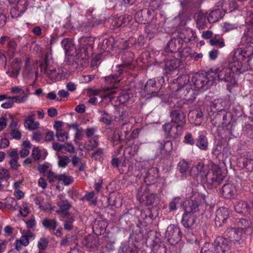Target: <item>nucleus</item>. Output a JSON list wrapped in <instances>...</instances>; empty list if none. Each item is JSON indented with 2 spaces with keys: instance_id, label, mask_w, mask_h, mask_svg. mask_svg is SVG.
Listing matches in <instances>:
<instances>
[{
  "instance_id": "obj_1",
  "label": "nucleus",
  "mask_w": 253,
  "mask_h": 253,
  "mask_svg": "<svg viewBox=\"0 0 253 253\" xmlns=\"http://www.w3.org/2000/svg\"><path fill=\"white\" fill-rule=\"evenodd\" d=\"M248 71V64L242 65L233 57L228 62H225L216 70L215 74L219 80L225 82L234 84L235 75L242 74Z\"/></svg>"
},
{
  "instance_id": "obj_2",
  "label": "nucleus",
  "mask_w": 253,
  "mask_h": 253,
  "mask_svg": "<svg viewBox=\"0 0 253 253\" xmlns=\"http://www.w3.org/2000/svg\"><path fill=\"white\" fill-rule=\"evenodd\" d=\"M211 123L213 126H221L225 129L223 132L224 138L229 137L233 135V133L237 124L236 120L233 119L232 113L226 110L216 113L212 118Z\"/></svg>"
},
{
  "instance_id": "obj_3",
  "label": "nucleus",
  "mask_w": 253,
  "mask_h": 253,
  "mask_svg": "<svg viewBox=\"0 0 253 253\" xmlns=\"http://www.w3.org/2000/svg\"><path fill=\"white\" fill-rule=\"evenodd\" d=\"M242 43L246 44L244 49H236L232 57L242 65L245 64H248V70H249L250 67L249 61L253 57V42H247L246 43Z\"/></svg>"
},
{
  "instance_id": "obj_4",
  "label": "nucleus",
  "mask_w": 253,
  "mask_h": 253,
  "mask_svg": "<svg viewBox=\"0 0 253 253\" xmlns=\"http://www.w3.org/2000/svg\"><path fill=\"white\" fill-rule=\"evenodd\" d=\"M79 42L75 55L83 60L88 59L92 51L93 40L89 37H82Z\"/></svg>"
},
{
  "instance_id": "obj_5",
  "label": "nucleus",
  "mask_w": 253,
  "mask_h": 253,
  "mask_svg": "<svg viewBox=\"0 0 253 253\" xmlns=\"http://www.w3.org/2000/svg\"><path fill=\"white\" fill-rule=\"evenodd\" d=\"M183 105L182 101H178L173 106H170V123L178 125V126L184 127L185 125V115L182 110Z\"/></svg>"
},
{
  "instance_id": "obj_6",
  "label": "nucleus",
  "mask_w": 253,
  "mask_h": 253,
  "mask_svg": "<svg viewBox=\"0 0 253 253\" xmlns=\"http://www.w3.org/2000/svg\"><path fill=\"white\" fill-rule=\"evenodd\" d=\"M128 46L127 42L121 39L115 40L114 38L105 39L98 44V48L101 53H109L113 47H118L120 49H125Z\"/></svg>"
},
{
  "instance_id": "obj_7",
  "label": "nucleus",
  "mask_w": 253,
  "mask_h": 253,
  "mask_svg": "<svg viewBox=\"0 0 253 253\" xmlns=\"http://www.w3.org/2000/svg\"><path fill=\"white\" fill-rule=\"evenodd\" d=\"M211 77L210 74L205 75L203 74L196 73L192 75L191 82L194 88L197 90L203 91L208 89L213 83V79H210Z\"/></svg>"
},
{
  "instance_id": "obj_8",
  "label": "nucleus",
  "mask_w": 253,
  "mask_h": 253,
  "mask_svg": "<svg viewBox=\"0 0 253 253\" xmlns=\"http://www.w3.org/2000/svg\"><path fill=\"white\" fill-rule=\"evenodd\" d=\"M205 178L208 186L212 188L220 184L223 180L224 176L222 174L221 169L218 167L214 166L207 172Z\"/></svg>"
},
{
  "instance_id": "obj_9",
  "label": "nucleus",
  "mask_w": 253,
  "mask_h": 253,
  "mask_svg": "<svg viewBox=\"0 0 253 253\" xmlns=\"http://www.w3.org/2000/svg\"><path fill=\"white\" fill-rule=\"evenodd\" d=\"M122 73V69H119L118 73L106 77L105 78V80L107 83L112 84L111 87H104V90L108 91L106 93V96L110 99H113L115 97L114 94L117 93V89L115 84L121 80V76Z\"/></svg>"
},
{
  "instance_id": "obj_10",
  "label": "nucleus",
  "mask_w": 253,
  "mask_h": 253,
  "mask_svg": "<svg viewBox=\"0 0 253 253\" xmlns=\"http://www.w3.org/2000/svg\"><path fill=\"white\" fill-rule=\"evenodd\" d=\"M137 195L140 203L147 206L152 205L156 199V195L147 186H141L138 190Z\"/></svg>"
},
{
  "instance_id": "obj_11",
  "label": "nucleus",
  "mask_w": 253,
  "mask_h": 253,
  "mask_svg": "<svg viewBox=\"0 0 253 253\" xmlns=\"http://www.w3.org/2000/svg\"><path fill=\"white\" fill-rule=\"evenodd\" d=\"M181 233L179 227L174 224H170L167 229L165 238L172 246L177 244L180 240Z\"/></svg>"
},
{
  "instance_id": "obj_12",
  "label": "nucleus",
  "mask_w": 253,
  "mask_h": 253,
  "mask_svg": "<svg viewBox=\"0 0 253 253\" xmlns=\"http://www.w3.org/2000/svg\"><path fill=\"white\" fill-rule=\"evenodd\" d=\"M41 71L46 74L47 76L52 81L57 82L61 80L62 74L57 72L55 68H52L49 65V61L46 56L44 62L40 65Z\"/></svg>"
},
{
  "instance_id": "obj_13",
  "label": "nucleus",
  "mask_w": 253,
  "mask_h": 253,
  "mask_svg": "<svg viewBox=\"0 0 253 253\" xmlns=\"http://www.w3.org/2000/svg\"><path fill=\"white\" fill-rule=\"evenodd\" d=\"M183 126H178V125L168 122L163 125V128L165 134L169 137L176 139L180 137L183 129Z\"/></svg>"
},
{
  "instance_id": "obj_14",
  "label": "nucleus",
  "mask_w": 253,
  "mask_h": 253,
  "mask_svg": "<svg viewBox=\"0 0 253 253\" xmlns=\"http://www.w3.org/2000/svg\"><path fill=\"white\" fill-rule=\"evenodd\" d=\"M59 197V200L57 202V205L59 209L55 211V212L62 218L70 216L71 213L69 210L72 207L71 204L67 200L62 199L60 196Z\"/></svg>"
},
{
  "instance_id": "obj_15",
  "label": "nucleus",
  "mask_w": 253,
  "mask_h": 253,
  "mask_svg": "<svg viewBox=\"0 0 253 253\" xmlns=\"http://www.w3.org/2000/svg\"><path fill=\"white\" fill-rule=\"evenodd\" d=\"M132 128V125L131 123H123L119 129L118 133L126 143L134 138L133 136L134 131L131 132Z\"/></svg>"
},
{
  "instance_id": "obj_16",
  "label": "nucleus",
  "mask_w": 253,
  "mask_h": 253,
  "mask_svg": "<svg viewBox=\"0 0 253 253\" xmlns=\"http://www.w3.org/2000/svg\"><path fill=\"white\" fill-rule=\"evenodd\" d=\"M229 216V211L225 208L221 207L216 210L214 219L216 226L219 227L225 224Z\"/></svg>"
},
{
  "instance_id": "obj_17",
  "label": "nucleus",
  "mask_w": 253,
  "mask_h": 253,
  "mask_svg": "<svg viewBox=\"0 0 253 253\" xmlns=\"http://www.w3.org/2000/svg\"><path fill=\"white\" fill-rule=\"evenodd\" d=\"M159 177V170L155 168H151L146 172L144 177V182L146 183L145 186H149L156 183Z\"/></svg>"
},
{
  "instance_id": "obj_18",
  "label": "nucleus",
  "mask_w": 253,
  "mask_h": 253,
  "mask_svg": "<svg viewBox=\"0 0 253 253\" xmlns=\"http://www.w3.org/2000/svg\"><path fill=\"white\" fill-rule=\"evenodd\" d=\"M218 253H225L229 251V241L223 237H217L213 242Z\"/></svg>"
},
{
  "instance_id": "obj_19",
  "label": "nucleus",
  "mask_w": 253,
  "mask_h": 253,
  "mask_svg": "<svg viewBox=\"0 0 253 253\" xmlns=\"http://www.w3.org/2000/svg\"><path fill=\"white\" fill-rule=\"evenodd\" d=\"M243 227L229 228L225 232V235L233 242H238L242 238Z\"/></svg>"
},
{
  "instance_id": "obj_20",
  "label": "nucleus",
  "mask_w": 253,
  "mask_h": 253,
  "mask_svg": "<svg viewBox=\"0 0 253 253\" xmlns=\"http://www.w3.org/2000/svg\"><path fill=\"white\" fill-rule=\"evenodd\" d=\"M223 197L227 199H234L237 196L236 186L231 183L224 184L221 190Z\"/></svg>"
},
{
  "instance_id": "obj_21",
  "label": "nucleus",
  "mask_w": 253,
  "mask_h": 253,
  "mask_svg": "<svg viewBox=\"0 0 253 253\" xmlns=\"http://www.w3.org/2000/svg\"><path fill=\"white\" fill-rule=\"evenodd\" d=\"M183 42L181 37L173 38L168 42L166 50L170 52H177L181 48Z\"/></svg>"
},
{
  "instance_id": "obj_22",
  "label": "nucleus",
  "mask_w": 253,
  "mask_h": 253,
  "mask_svg": "<svg viewBox=\"0 0 253 253\" xmlns=\"http://www.w3.org/2000/svg\"><path fill=\"white\" fill-rule=\"evenodd\" d=\"M123 63L119 65L118 66L120 68H128L130 69H133L134 66L132 64L133 61L134 54L130 51L125 52L122 56Z\"/></svg>"
},
{
  "instance_id": "obj_23",
  "label": "nucleus",
  "mask_w": 253,
  "mask_h": 253,
  "mask_svg": "<svg viewBox=\"0 0 253 253\" xmlns=\"http://www.w3.org/2000/svg\"><path fill=\"white\" fill-rule=\"evenodd\" d=\"M180 61L176 58L167 59L165 60L164 70L166 73L169 74L170 72L176 70L179 67Z\"/></svg>"
},
{
  "instance_id": "obj_24",
  "label": "nucleus",
  "mask_w": 253,
  "mask_h": 253,
  "mask_svg": "<svg viewBox=\"0 0 253 253\" xmlns=\"http://www.w3.org/2000/svg\"><path fill=\"white\" fill-rule=\"evenodd\" d=\"M16 4V7L12 9L10 11V13L12 17L20 16L21 13H23L27 8L28 4L27 0H18Z\"/></svg>"
},
{
  "instance_id": "obj_25",
  "label": "nucleus",
  "mask_w": 253,
  "mask_h": 253,
  "mask_svg": "<svg viewBox=\"0 0 253 253\" xmlns=\"http://www.w3.org/2000/svg\"><path fill=\"white\" fill-rule=\"evenodd\" d=\"M61 44L64 47L65 52L69 56L75 55L76 48L72 40L64 39L62 40Z\"/></svg>"
},
{
  "instance_id": "obj_26",
  "label": "nucleus",
  "mask_w": 253,
  "mask_h": 253,
  "mask_svg": "<svg viewBox=\"0 0 253 253\" xmlns=\"http://www.w3.org/2000/svg\"><path fill=\"white\" fill-rule=\"evenodd\" d=\"M192 84L186 85L185 88H182L181 91L184 96V99L188 101H193L196 98V96L198 94V90H196L194 88H192Z\"/></svg>"
},
{
  "instance_id": "obj_27",
  "label": "nucleus",
  "mask_w": 253,
  "mask_h": 253,
  "mask_svg": "<svg viewBox=\"0 0 253 253\" xmlns=\"http://www.w3.org/2000/svg\"><path fill=\"white\" fill-rule=\"evenodd\" d=\"M200 202L196 200H189L185 203L184 210L185 213H191L199 211Z\"/></svg>"
},
{
  "instance_id": "obj_28",
  "label": "nucleus",
  "mask_w": 253,
  "mask_h": 253,
  "mask_svg": "<svg viewBox=\"0 0 253 253\" xmlns=\"http://www.w3.org/2000/svg\"><path fill=\"white\" fill-rule=\"evenodd\" d=\"M149 11L146 9L138 11L135 15V19L136 22L145 24L149 21Z\"/></svg>"
},
{
  "instance_id": "obj_29",
  "label": "nucleus",
  "mask_w": 253,
  "mask_h": 253,
  "mask_svg": "<svg viewBox=\"0 0 253 253\" xmlns=\"http://www.w3.org/2000/svg\"><path fill=\"white\" fill-rule=\"evenodd\" d=\"M107 200L108 206H114L116 208L121 207L122 199L120 196L116 193H112L107 197H104Z\"/></svg>"
},
{
  "instance_id": "obj_30",
  "label": "nucleus",
  "mask_w": 253,
  "mask_h": 253,
  "mask_svg": "<svg viewBox=\"0 0 253 253\" xmlns=\"http://www.w3.org/2000/svg\"><path fill=\"white\" fill-rule=\"evenodd\" d=\"M196 220V218L193 214L185 212L183 214L181 223L185 228L189 229L194 225Z\"/></svg>"
},
{
  "instance_id": "obj_31",
  "label": "nucleus",
  "mask_w": 253,
  "mask_h": 253,
  "mask_svg": "<svg viewBox=\"0 0 253 253\" xmlns=\"http://www.w3.org/2000/svg\"><path fill=\"white\" fill-rule=\"evenodd\" d=\"M144 91L148 95L153 94L156 96L158 94V89L156 86V81L154 79H150L144 86Z\"/></svg>"
},
{
  "instance_id": "obj_32",
  "label": "nucleus",
  "mask_w": 253,
  "mask_h": 253,
  "mask_svg": "<svg viewBox=\"0 0 253 253\" xmlns=\"http://www.w3.org/2000/svg\"><path fill=\"white\" fill-rule=\"evenodd\" d=\"M83 245L89 249H93L97 247L98 241L93 236L88 235L85 237L82 241Z\"/></svg>"
},
{
  "instance_id": "obj_33",
  "label": "nucleus",
  "mask_w": 253,
  "mask_h": 253,
  "mask_svg": "<svg viewBox=\"0 0 253 253\" xmlns=\"http://www.w3.org/2000/svg\"><path fill=\"white\" fill-rule=\"evenodd\" d=\"M132 19V17L128 15H124L115 18L113 22V25L119 27L125 26L128 24Z\"/></svg>"
},
{
  "instance_id": "obj_34",
  "label": "nucleus",
  "mask_w": 253,
  "mask_h": 253,
  "mask_svg": "<svg viewBox=\"0 0 253 253\" xmlns=\"http://www.w3.org/2000/svg\"><path fill=\"white\" fill-rule=\"evenodd\" d=\"M190 76L187 74L182 75L176 79V82L178 84V87L176 90H182V88H185L186 85L191 84L190 83Z\"/></svg>"
},
{
  "instance_id": "obj_35",
  "label": "nucleus",
  "mask_w": 253,
  "mask_h": 253,
  "mask_svg": "<svg viewBox=\"0 0 253 253\" xmlns=\"http://www.w3.org/2000/svg\"><path fill=\"white\" fill-rule=\"evenodd\" d=\"M207 14L202 11L197 13L196 16V26L199 29H203L206 25Z\"/></svg>"
},
{
  "instance_id": "obj_36",
  "label": "nucleus",
  "mask_w": 253,
  "mask_h": 253,
  "mask_svg": "<svg viewBox=\"0 0 253 253\" xmlns=\"http://www.w3.org/2000/svg\"><path fill=\"white\" fill-rule=\"evenodd\" d=\"M196 145L200 150L206 151L209 146L208 138L204 135H200L196 139Z\"/></svg>"
},
{
  "instance_id": "obj_37",
  "label": "nucleus",
  "mask_w": 253,
  "mask_h": 253,
  "mask_svg": "<svg viewBox=\"0 0 253 253\" xmlns=\"http://www.w3.org/2000/svg\"><path fill=\"white\" fill-rule=\"evenodd\" d=\"M250 208L249 205L244 201H239L236 202L234 206L235 211L239 213L244 214L247 212Z\"/></svg>"
},
{
  "instance_id": "obj_38",
  "label": "nucleus",
  "mask_w": 253,
  "mask_h": 253,
  "mask_svg": "<svg viewBox=\"0 0 253 253\" xmlns=\"http://www.w3.org/2000/svg\"><path fill=\"white\" fill-rule=\"evenodd\" d=\"M253 42V20L251 22V27L245 30L241 38L242 43H246L247 42Z\"/></svg>"
},
{
  "instance_id": "obj_39",
  "label": "nucleus",
  "mask_w": 253,
  "mask_h": 253,
  "mask_svg": "<svg viewBox=\"0 0 253 253\" xmlns=\"http://www.w3.org/2000/svg\"><path fill=\"white\" fill-rule=\"evenodd\" d=\"M188 116L193 123L198 124L203 117V113L200 110L195 109L190 111Z\"/></svg>"
},
{
  "instance_id": "obj_40",
  "label": "nucleus",
  "mask_w": 253,
  "mask_h": 253,
  "mask_svg": "<svg viewBox=\"0 0 253 253\" xmlns=\"http://www.w3.org/2000/svg\"><path fill=\"white\" fill-rule=\"evenodd\" d=\"M42 225L46 229L54 230L57 227L58 223L55 219H49L45 218L42 220Z\"/></svg>"
},
{
  "instance_id": "obj_41",
  "label": "nucleus",
  "mask_w": 253,
  "mask_h": 253,
  "mask_svg": "<svg viewBox=\"0 0 253 253\" xmlns=\"http://www.w3.org/2000/svg\"><path fill=\"white\" fill-rule=\"evenodd\" d=\"M222 12L219 9L212 10L209 15L208 20L211 23L218 21L222 18Z\"/></svg>"
},
{
  "instance_id": "obj_42",
  "label": "nucleus",
  "mask_w": 253,
  "mask_h": 253,
  "mask_svg": "<svg viewBox=\"0 0 253 253\" xmlns=\"http://www.w3.org/2000/svg\"><path fill=\"white\" fill-rule=\"evenodd\" d=\"M225 103L226 101H223L222 99H217L212 102L211 107L217 111L216 113H220L226 110L224 107Z\"/></svg>"
},
{
  "instance_id": "obj_43",
  "label": "nucleus",
  "mask_w": 253,
  "mask_h": 253,
  "mask_svg": "<svg viewBox=\"0 0 253 253\" xmlns=\"http://www.w3.org/2000/svg\"><path fill=\"white\" fill-rule=\"evenodd\" d=\"M159 147L161 153L165 152L169 153L172 150V144L169 140H167L163 142H158Z\"/></svg>"
},
{
  "instance_id": "obj_44",
  "label": "nucleus",
  "mask_w": 253,
  "mask_h": 253,
  "mask_svg": "<svg viewBox=\"0 0 253 253\" xmlns=\"http://www.w3.org/2000/svg\"><path fill=\"white\" fill-rule=\"evenodd\" d=\"M29 243L28 236L23 235L19 240H17L15 242V249L19 251L22 246H26Z\"/></svg>"
},
{
  "instance_id": "obj_45",
  "label": "nucleus",
  "mask_w": 253,
  "mask_h": 253,
  "mask_svg": "<svg viewBox=\"0 0 253 253\" xmlns=\"http://www.w3.org/2000/svg\"><path fill=\"white\" fill-rule=\"evenodd\" d=\"M201 253H218L213 243H206L201 249Z\"/></svg>"
},
{
  "instance_id": "obj_46",
  "label": "nucleus",
  "mask_w": 253,
  "mask_h": 253,
  "mask_svg": "<svg viewBox=\"0 0 253 253\" xmlns=\"http://www.w3.org/2000/svg\"><path fill=\"white\" fill-rule=\"evenodd\" d=\"M40 124L38 122H35L34 119L26 118L24 123V126L29 130H35L39 126Z\"/></svg>"
},
{
  "instance_id": "obj_47",
  "label": "nucleus",
  "mask_w": 253,
  "mask_h": 253,
  "mask_svg": "<svg viewBox=\"0 0 253 253\" xmlns=\"http://www.w3.org/2000/svg\"><path fill=\"white\" fill-rule=\"evenodd\" d=\"M240 161L243 163V168H246L248 171L253 170V159L251 158H241Z\"/></svg>"
},
{
  "instance_id": "obj_48",
  "label": "nucleus",
  "mask_w": 253,
  "mask_h": 253,
  "mask_svg": "<svg viewBox=\"0 0 253 253\" xmlns=\"http://www.w3.org/2000/svg\"><path fill=\"white\" fill-rule=\"evenodd\" d=\"M182 203L181 199L178 197L172 199L169 204V210L170 211H173L177 209L178 207L181 205Z\"/></svg>"
},
{
  "instance_id": "obj_49",
  "label": "nucleus",
  "mask_w": 253,
  "mask_h": 253,
  "mask_svg": "<svg viewBox=\"0 0 253 253\" xmlns=\"http://www.w3.org/2000/svg\"><path fill=\"white\" fill-rule=\"evenodd\" d=\"M66 218L64 221V228L66 230L70 231L73 228V223L75 221V217L71 214L70 216H68Z\"/></svg>"
},
{
  "instance_id": "obj_50",
  "label": "nucleus",
  "mask_w": 253,
  "mask_h": 253,
  "mask_svg": "<svg viewBox=\"0 0 253 253\" xmlns=\"http://www.w3.org/2000/svg\"><path fill=\"white\" fill-rule=\"evenodd\" d=\"M179 171L182 174H186L189 168V164L185 160L180 161L177 167Z\"/></svg>"
},
{
  "instance_id": "obj_51",
  "label": "nucleus",
  "mask_w": 253,
  "mask_h": 253,
  "mask_svg": "<svg viewBox=\"0 0 253 253\" xmlns=\"http://www.w3.org/2000/svg\"><path fill=\"white\" fill-rule=\"evenodd\" d=\"M73 180V178L71 176L66 175L65 174L58 175V181L62 182L65 185L71 184Z\"/></svg>"
},
{
  "instance_id": "obj_52",
  "label": "nucleus",
  "mask_w": 253,
  "mask_h": 253,
  "mask_svg": "<svg viewBox=\"0 0 253 253\" xmlns=\"http://www.w3.org/2000/svg\"><path fill=\"white\" fill-rule=\"evenodd\" d=\"M99 112L101 114L100 121L106 125H110L112 121V117L105 111H99Z\"/></svg>"
},
{
  "instance_id": "obj_53",
  "label": "nucleus",
  "mask_w": 253,
  "mask_h": 253,
  "mask_svg": "<svg viewBox=\"0 0 253 253\" xmlns=\"http://www.w3.org/2000/svg\"><path fill=\"white\" fill-rule=\"evenodd\" d=\"M55 135L58 140L61 142H64L68 138V133L64 130H58L56 132Z\"/></svg>"
},
{
  "instance_id": "obj_54",
  "label": "nucleus",
  "mask_w": 253,
  "mask_h": 253,
  "mask_svg": "<svg viewBox=\"0 0 253 253\" xmlns=\"http://www.w3.org/2000/svg\"><path fill=\"white\" fill-rule=\"evenodd\" d=\"M58 166L60 168H65L70 162V160L66 156H59Z\"/></svg>"
},
{
  "instance_id": "obj_55",
  "label": "nucleus",
  "mask_w": 253,
  "mask_h": 253,
  "mask_svg": "<svg viewBox=\"0 0 253 253\" xmlns=\"http://www.w3.org/2000/svg\"><path fill=\"white\" fill-rule=\"evenodd\" d=\"M130 117L128 113L126 111H123L119 115V123L122 124L123 123H129Z\"/></svg>"
},
{
  "instance_id": "obj_56",
  "label": "nucleus",
  "mask_w": 253,
  "mask_h": 253,
  "mask_svg": "<svg viewBox=\"0 0 253 253\" xmlns=\"http://www.w3.org/2000/svg\"><path fill=\"white\" fill-rule=\"evenodd\" d=\"M28 95L25 94L22 96H15L13 97H9L8 99H11L13 101V103L16 102L18 103H21L24 102L28 98Z\"/></svg>"
},
{
  "instance_id": "obj_57",
  "label": "nucleus",
  "mask_w": 253,
  "mask_h": 253,
  "mask_svg": "<svg viewBox=\"0 0 253 253\" xmlns=\"http://www.w3.org/2000/svg\"><path fill=\"white\" fill-rule=\"evenodd\" d=\"M48 244V240L45 237L41 238L38 242V247L40 250H45Z\"/></svg>"
},
{
  "instance_id": "obj_58",
  "label": "nucleus",
  "mask_w": 253,
  "mask_h": 253,
  "mask_svg": "<svg viewBox=\"0 0 253 253\" xmlns=\"http://www.w3.org/2000/svg\"><path fill=\"white\" fill-rule=\"evenodd\" d=\"M145 32L147 34V38L150 40L156 35L157 29L149 26L146 28Z\"/></svg>"
},
{
  "instance_id": "obj_59",
  "label": "nucleus",
  "mask_w": 253,
  "mask_h": 253,
  "mask_svg": "<svg viewBox=\"0 0 253 253\" xmlns=\"http://www.w3.org/2000/svg\"><path fill=\"white\" fill-rule=\"evenodd\" d=\"M184 142L190 145H193L195 141L192 136V135L190 133H187L184 137Z\"/></svg>"
},
{
  "instance_id": "obj_60",
  "label": "nucleus",
  "mask_w": 253,
  "mask_h": 253,
  "mask_svg": "<svg viewBox=\"0 0 253 253\" xmlns=\"http://www.w3.org/2000/svg\"><path fill=\"white\" fill-rule=\"evenodd\" d=\"M47 177L50 183H52L54 181L55 179L58 180V175H57L53 172L48 170L44 175Z\"/></svg>"
},
{
  "instance_id": "obj_61",
  "label": "nucleus",
  "mask_w": 253,
  "mask_h": 253,
  "mask_svg": "<svg viewBox=\"0 0 253 253\" xmlns=\"http://www.w3.org/2000/svg\"><path fill=\"white\" fill-rule=\"evenodd\" d=\"M166 248L164 245H162L154 246L151 253H166Z\"/></svg>"
},
{
  "instance_id": "obj_62",
  "label": "nucleus",
  "mask_w": 253,
  "mask_h": 253,
  "mask_svg": "<svg viewBox=\"0 0 253 253\" xmlns=\"http://www.w3.org/2000/svg\"><path fill=\"white\" fill-rule=\"evenodd\" d=\"M210 43L212 45H218L219 47H222L225 45L224 42L223 41H220L215 37L210 40Z\"/></svg>"
},
{
  "instance_id": "obj_63",
  "label": "nucleus",
  "mask_w": 253,
  "mask_h": 253,
  "mask_svg": "<svg viewBox=\"0 0 253 253\" xmlns=\"http://www.w3.org/2000/svg\"><path fill=\"white\" fill-rule=\"evenodd\" d=\"M98 145V143L97 140L90 139L88 141L87 149L88 150H92L96 148Z\"/></svg>"
},
{
  "instance_id": "obj_64",
  "label": "nucleus",
  "mask_w": 253,
  "mask_h": 253,
  "mask_svg": "<svg viewBox=\"0 0 253 253\" xmlns=\"http://www.w3.org/2000/svg\"><path fill=\"white\" fill-rule=\"evenodd\" d=\"M32 156L35 160H38L41 157V151L38 147L34 148L32 152Z\"/></svg>"
}]
</instances>
